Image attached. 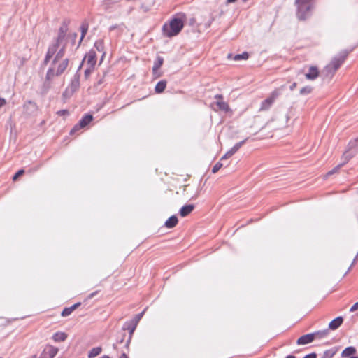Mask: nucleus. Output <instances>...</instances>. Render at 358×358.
I'll return each instance as SVG.
<instances>
[{
	"instance_id": "nucleus-1",
	"label": "nucleus",
	"mask_w": 358,
	"mask_h": 358,
	"mask_svg": "<svg viewBox=\"0 0 358 358\" xmlns=\"http://www.w3.org/2000/svg\"><path fill=\"white\" fill-rule=\"evenodd\" d=\"M64 51L65 45H63L53 55L55 56L54 59L52 62L50 67L47 71V80H50L55 76H59L62 75L67 69L69 60L68 58H63L64 55Z\"/></svg>"
},
{
	"instance_id": "nucleus-2",
	"label": "nucleus",
	"mask_w": 358,
	"mask_h": 358,
	"mask_svg": "<svg viewBox=\"0 0 358 358\" xmlns=\"http://www.w3.org/2000/svg\"><path fill=\"white\" fill-rule=\"evenodd\" d=\"M66 31V26H62L59 28L57 38L52 42V44L50 45L48 49V52L44 59L45 64H47L50 62V59L53 57V55L56 53L59 48H61L63 45L66 46V44L64 43V38Z\"/></svg>"
},
{
	"instance_id": "nucleus-3",
	"label": "nucleus",
	"mask_w": 358,
	"mask_h": 358,
	"mask_svg": "<svg viewBox=\"0 0 358 358\" xmlns=\"http://www.w3.org/2000/svg\"><path fill=\"white\" fill-rule=\"evenodd\" d=\"M314 0H295L297 7L296 16L299 20H305L311 15Z\"/></svg>"
},
{
	"instance_id": "nucleus-4",
	"label": "nucleus",
	"mask_w": 358,
	"mask_h": 358,
	"mask_svg": "<svg viewBox=\"0 0 358 358\" xmlns=\"http://www.w3.org/2000/svg\"><path fill=\"white\" fill-rule=\"evenodd\" d=\"M183 26V22L180 19L174 18L170 21L169 24H165L162 30L166 36L172 37L178 35Z\"/></svg>"
},
{
	"instance_id": "nucleus-5",
	"label": "nucleus",
	"mask_w": 358,
	"mask_h": 358,
	"mask_svg": "<svg viewBox=\"0 0 358 358\" xmlns=\"http://www.w3.org/2000/svg\"><path fill=\"white\" fill-rule=\"evenodd\" d=\"M348 55L346 50L341 52L338 55L334 57L331 62L326 66L324 71L327 76H333L335 71L341 66Z\"/></svg>"
},
{
	"instance_id": "nucleus-6",
	"label": "nucleus",
	"mask_w": 358,
	"mask_h": 358,
	"mask_svg": "<svg viewBox=\"0 0 358 358\" xmlns=\"http://www.w3.org/2000/svg\"><path fill=\"white\" fill-rule=\"evenodd\" d=\"M283 88V87H281L280 88H277L275 90H273L270 96L266 99L264 101H263L261 103L260 106V110H268L273 102L275 101V99L280 95L281 90Z\"/></svg>"
},
{
	"instance_id": "nucleus-7",
	"label": "nucleus",
	"mask_w": 358,
	"mask_h": 358,
	"mask_svg": "<svg viewBox=\"0 0 358 358\" xmlns=\"http://www.w3.org/2000/svg\"><path fill=\"white\" fill-rule=\"evenodd\" d=\"M93 120V116L92 115H85L79 122L73 127V128L71 130L70 134H73L76 131L80 129L81 128H84L88 124H90Z\"/></svg>"
},
{
	"instance_id": "nucleus-8",
	"label": "nucleus",
	"mask_w": 358,
	"mask_h": 358,
	"mask_svg": "<svg viewBox=\"0 0 358 358\" xmlns=\"http://www.w3.org/2000/svg\"><path fill=\"white\" fill-rule=\"evenodd\" d=\"M83 62H86L87 66L94 67L96 63V54L95 51L91 50L89 52H87L83 60Z\"/></svg>"
},
{
	"instance_id": "nucleus-9",
	"label": "nucleus",
	"mask_w": 358,
	"mask_h": 358,
	"mask_svg": "<svg viewBox=\"0 0 358 358\" xmlns=\"http://www.w3.org/2000/svg\"><path fill=\"white\" fill-rule=\"evenodd\" d=\"M80 87V76L75 74L73 79L71 81L70 85L66 87L70 92L74 93Z\"/></svg>"
},
{
	"instance_id": "nucleus-10",
	"label": "nucleus",
	"mask_w": 358,
	"mask_h": 358,
	"mask_svg": "<svg viewBox=\"0 0 358 358\" xmlns=\"http://www.w3.org/2000/svg\"><path fill=\"white\" fill-rule=\"evenodd\" d=\"M315 339V334L313 333L312 334H308L306 335H303L298 338L296 343L298 345H306L308 343H310L313 342Z\"/></svg>"
},
{
	"instance_id": "nucleus-11",
	"label": "nucleus",
	"mask_w": 358,
	"mask_h": 358,
	"mask_svg": "<svg viewBox=\"0 0 358 358\" xmlns=\"http://www.w3.org/2000/svg\"><path fill=\"white\" fill-rule=\"evenodd\" d=\"M24 113L27 115H31L36 112L37 106L34 103L29 101L24 103Z\"/></svg>"
},
{
	"instance_id": "nucleus-12",
	"label": "nucleus",
	"mask_w": 358,
	"mask_h": 358,
	"mask_svg": "<svg viewBox=\"0 0 358 358\" xmlns=\"http://www.w3.org/2000/svg\"><path fill=\"white\" fill-rule=\"evenodd\" d=\"M319 76V71L317 67L315 66H310L309 68V71L308 73L305 74V76L306 79L314 80H315Z\"/></svg>"
},
{
	"instance_id": "nucleus-13",
	"label": "nucleus",
	"mask_w": 358,
	"mask_h": 358,
	"mask_svg": "<svg viewBox=\"0 0 358 358\" xmlns=\"http://www.w3.org/2000/svg\"><path fill=\"white\" fill-rule=\"evenodd\" d=\"M57 348L48 346L43 351V357L44 358H53L57 353Z\"/></svg>"
},
{
	"instance_id": "nucleus-14",
	"label": "nucleus",
	"mask_w": 358,
	"mask_h": 358,
	"mask_svg": "<svg viewBox=\"0 0 358 358\" xmlns=\"http://www.w3.org/2000/svg\"><path fill=\"white\" fill-rule=\"evenodd\" d=\"M194 206L193 204H188L183 206L180 210V215L181 217H186L192 213L194 210Z\"/></svg>"
},
{
	"instance_id": "nucleus-15",
	"label": "nucleus",
	"mask_w": 358,
	"mask_h": 358,
	"mask_svg": "<svg viewBox=\"0 0 358 358\" xmlns=\"http://www.w3.org/2000/svg\"><path fill=\"white\" fill-rule=\"evenodd\" d=\"M343 320L342 317H338L335 318L329 324V328L332 330L338 329L342 324Z\"/></svg>"
},
{
	"instance_id": "nucleus-16",
	"label": "nucleus",
	"mask_w": 358,
	"mask_h": 358,
	"mask_svg": "<svg viewBox=\"0 0 358 358\" xmlns=\"http://www.w3.org/2000/svg\"><path fill=\"white\" fill-rule=\"evenodd\" d=\"M357 352L356 348L352 346L348 347L345 348L343 352H341V357H353L355 353Z\"/></svg>"
},
{
	"instance_id": "nucleus-17",
	"label": "nucleus",
	"mask_w": 358,
	"mask_h": 358,
	"mask_svg": "<svg viewBox=\"0 0 358 358\" xmlns=\"http://www.w3.org/2000/svg\"><path fill=\"white\" fill-rule=\"evenodd\" d=\"M178 217L176 215L170 217L165 222L164 225L166 228L171 229L178 224Z\"/></svg>"
},
{
	"instance_id": "nucleus-18",
	"label": "nucleus",
	"mask_w": 358,
	"mask_h": 358,
	"mask_svg": "<svg viewBox=\"0 0 358 358\" xmlns=\"http://www.w3.org/2000/svg\"><path fill=\"white\" fill-rule=\"evenodd\" d=\"M216 106H217L218 109L220 110H222L225 113L231 112V109L229 108V106L227 103L223 101H217L215 103Z\"/></svg>"
},
{
	"instance_id": "nucleus-19",
	"label": "nucleus",
	"mask_w": 358,
	"mask_h": 358,
	"mask_svg": "<svg viewBox=\"0 0 358 358\" xmlns=\"http://www.w3.org/2000/svg\"><path fill=\"white\" fill-rule=\"evenodd\" d=\"M164 62V59L161 57H157L156 60L154 62V65L152 67L153 73L155 75L157 73V71L162 66Z\"/></svg>"
},
{
	"instance_id": "nucleus-20",
	"label": "nucleus",
	"mask_w": 358,
	"mask_h": 358,
	"mask_svg": "<svg viewBox=\"0 0 358 358\" xmlns=\"http://www.w3.org/2000/svg\"><path fill=\"white\" fill-rule=\"evenodd\" d=\"M248 138L242 141H240L238 143H237L236 144H235L229 151H228V155H233L234 154H235L239 149L246 142Z\"/></svg>"
},
{
	"instance_id": "nucleus-21",
	"label": "nucleus",
	"mask_w": 358,
	"mask_h": 358,
	"mask_svg": "<svg viewBox=\"0 0 358 358\" xmlns=\"http://www.w3.org/2000/svg\"><path fill=\"white\" fill-rule=\"evenodd\" d=\"M248 138L242 141H240L238 143H237L236 144H235L229 151H228V155H233L234 154H235L239 149L246 142Z\"/></svg>"
},
{
	"instance_id": "nucleus-22",
	"label": "nucleus",
	"mask_w": 358,
	"mask_h": 358,
	"mask_svg": "<svg viewBox=\"0 0 358 358\" xmlns=\"http://www.w3.org/2000/svg\"><path fill=\"white\" fill-rule=\"evenodd\" d=\"M137 325L133 323L131 321L126 322L124 326V329H127L129 331L130 337L134 334Z\"/></svg>"
},
{
	"instance_id": "nucleus-23",
	"label": "nucleus",
	"mask_w": 358,
	"mask_h": 358,
	"mask_svg": "<svg viewBox=\"0 0 358 358\" xmlns=\"http://www.w3.org/2000/svg\"><path fill=\"white\" fill-rule=\"evenodd\" d=\"M101 351H102V348L101 347L94 348L89 351L88 357L94 358V357L98 356L99 355H100Z\"/></svg>"
},
{
	"instance_id": "nucleus-24",
	"label": "nucleus",
	"mask_w": 358,
	"mask_h": 358,
	"mask_svg": "<svg viewBox=\"0 0 358 358\" xmlns=\"http://www.w3.org/2000/svg\"><path fill=\"white\" fill-rule=\"evenodd\" d=\"M66 338L67 335L64 332H57L53 335V339L57 342L64 341Z\"/></svg>"
},
{
	"instance_id": "nucleus-25",
	"label": "nucleus",
	"mask_w": 358,
	"mask_h": 358,
	"mask_svg": "<svg viewBox=\"0 0 358 358\" xmlns=\"http://www.w3.org/2000/svg\"><path fill=\"white\" fill-rule=\"evenodd\" d=\"M166 86V82L165 80H161L158 82L155 86V92L157 93H162L164 92Z\"/></svg>"
},
{
	"instance_id": "nucleus-26",
	"label": "nucleus",
	"mask_w": 358,
	"mask_h": 358,
	"mask_svg": "<svg viewBox=\"0 0 358 358\" xmlns=\"http://www.w3.org/2000/svg\"><path fill=\"white\" fill-rule=\"evenodd\" d=\"M89 25L87 22H83L80 26V31H81V36H80V43H81V41L83 39L85 36L86 35L87 30H88Z\"/></svg>"
},
{
	"instance_id": "nucleus-27",
	"label": "nucleus",
	"mask_w": 358,
	"mask_h": 358,
	"mask_svg": "<svg viewBox=\"0 0 358 358\" xmlns=\"http://www.w3.org/2000/svg\"><path fill=\"white\" fill-rule=\"evenodd\" d=\"M249 57V55L247 52H244L241 54H238V55H236L234 57H233V59L235 60V61H239L241 59H244V60H246L248 59Z\"/></svg>"
},
{
	"instance_id": "nucleus-28",
	"label": "nucleus",
	"mask_w": 358,
	"mask_h": 358,
	"mask_svg": "<svg viewBox=\"0 0 358 358\" xmlns=\"http://www.w3.org/2000/svg\"><path fill=\"white\" fill-rule=\"evenodd\" d=\"M336 350H334V349L327 350L324 352L323 358H332L333 356L336 354Z\"/></svg>"
},
{
	"instance_id": "nucleus-29",
	"label": "nucleus",
	"mask_w": 358,
	"mask_h": 358,
	"mask_svg": "<svg viewBox=\"0 0 358 358\" xmlns=\"http://www.w3.org/2000/svg\"><path fill=\"white\" fill-rule=\"evenodd\" d=\"M329 333L328 329H325L323 331H319L313 333L315 334V338H323L325 337Z\"/></svg>"
},
{
	"instance_id": "nucleus-30",
	"label": "nucleus",
	"mask_w": 358,
	"mask_h": 358,
	"mask_svg": "<svg viewBox=\"0 0 358 358\" xmlns=\"http://www.w3.org/2000/svg\"><path fill=\"white\" fill-rule=\"evenodd\" d=\"M145 310H144L143 312H141V313L139 314H137L135 317L131 320V322L134 324H136V325H138L139 321L141 320L144 313H145Z\"/></svg>"
},
{
	"instance_id": "nucleus-31",
	"label": "nucleus",
	"mask_w": 358,
	"mask_h": 358,
	"mask_svg": "<svg viewBox=\"0 0 358 358\" xmlns=\"http://www.w3.org/2000/svg\"><path fill=\"white\" fill-rule=\"evenodd\" d=\"M311 91H312V87H310L309 86H306V87H304L301 89L300 94L302 95L308 94H310L311 92Z\"/></svg>"
},
{
	"instance_id": "nucleus-32",
	"label": "nucleus",
	"mask_w": 358,
	"mask_h": 358,
	"mask_svg": "<svg viewBox=\"0 0 358 358\" xmlns=\"http://www.w3.org/2000/svg\"><path fill=\"white\" fill-rule=\"evenodd\" d=\"M73 311V310H71V307L65 308L63 310V311L62 312L61 315L62 317H66V316H69V315H71Z\"/></svg>"
},
{
	"instance_id": "nucleus-33",
	"label": "nucleus",
	"mask_w": 358,
	"mask_h": 358,
	"mask_svg": "<svg viewBox=\"0 0 358 358\" xmlns=\"http://www.w3.org/2000/svg\"><path fill=\"white\" fill-rule=\"evenodd\" d=\"M94 67H91L90 66H87L86 69L85 70V78H88L92 72L94 71Z\"/></svg>"
},
{
	"instance_id": "nucleus-34",
	"label": "nucleus",
	"mask_w": 358,
	"mask_h": 358,
	"mask_svg": "<svg viewBox=\"0 0 358 358\" xmlns=\"http://www.w3.org/2000/svg\"><path fill=\"white\" fill-rule=\"evenodd\" d=\"M222 166L223 164L221 162L216 163L215 166L213 167L212 172L213 173H215L222 167Z\"/></svg>"
},
{
	"instance_id": "nucleus-35",
	"label": "nucleus",
	"mask_w": 358,
	"mask_h": 358,
	"mask_svg": "<svg viewBox=\"0 0 358 358\" xmlns=\"http://www.w3.org/2000/svg\"><path fill=\"white\" fill-rule=\"evenodd\" d=\"M73 92H70L67 88L65 90V91L63 92L62 94V96L64 97V99H69L72 95H73Z\"/></svg>"
},
{
	"instance_id": "nucleus-36",
	"label": "nucleus",
	"mask_w": 358,
	"mask_h": 358,
	"mask_svg": "<svg viewBox=\"0 0 358 358\" xmlns=\"http://www.w3.org/2000/svg\"><path fill=\"white\" fill-rule=\"evenodd\" d=\"M95 47L96 48L97 50L99 52H102L103 50V41H98L95 43Z\"/></svg>"
},
{
	"instance_id": "nucleus-37",
	"label": "nucleus",
	"mask_w": 358,
	"mask_h": 358,
	"mask_svg": "<svg viewBox=\"0 0 358 358\" xmlns=\"http://www.w3.org/2000/svg\"><path fill=\"white\" fill-rule=\"evenodd\" d=\"M342 166V164H338L336 167H335L334 169H333L331 171H329L327 173V176H331L332 174H334V173H336L341 167Z\"/></svg>"
},
{
	"instance_id": "nucleus-38",
	"label": "nucleus",
	"mask_w": 358,
	"mask_h": 358,
	"mask_svg": "<svg viewBox=\"0 0 358 358\" xmlns=\"http://www.w3.org/2000/svg\"><path fill=\"white\" fill-rule=\"evenodd\" d=\"M24 173L23 169L19 170L13 177V180H15L18 177L22 176Z\"/></svg>"
},
{
	"instance_id": "nucleus-39",
	"label": "nucleus",
	"mask_w": 358,
	"mask_h": 358,
	"mask_svg": "<svg viewBox=\"0 0 358 358\" xmlns=\"http://www.w3.org/2000/svg\"><path fill=\"white\" fill-rule=\"evenodd\" d=\"M343 159H344V162H343V163H342V164H342V166H343L344 164H345V163H346V162L350 159V158L351 157V156H350L349 154H348V153H344V154H343Z\"/></svg>"
},
{
	"instance_id": "nucleus-40",
	"label": "nucleus",
	"mask_w": 358,
	"mask_h": 358,
	"mask_svg": "<svg viewBox=\"0 0 358 358\" xmlns=\"http://www.w3.org/2000/svg\"><path fill=\"white\" fill-rule=\"evenodd\" d=\"M358 310V301L355 303L350 309V312H354L355 310Z\"/></svg>"
},
{
	"instance_id": "nucleus-41",
	"label": "nucleus",
	"mask_w": 358,
	"mask_h": 358,
	"mask_svg": "<svg viewBox=\"0 0 358 358\" xmlns=\"http://www.w3.org/2000/svg\"><path fill=\"white\" fill-rule=\"evenodd\" d=\"M303 358H317V355L315 352L306 355Z\"/></svg>"
},
{
	"instance_id": "nucleus-42",
	"label": "nucleus",
	"mask_w": 358,
	"mask_h": 358,
	"mask_svg": "<svg viewBox=\"0 0 358 358\" xmlns=\"http://www.w3.org/2000/svg\"><path fill=\"white\" fill-rule=\"evenodd\" d=\"M68 113H69V112L66 110H61L57 112V114L59 115H67Z\"/></svg>"
},
{
	"instance_id": "nucleus-43",
	"label": "nucleus",
	"mask_w": 358,
	"mask_h": 358,
	"mask_svg": "<svg viewBox=\"0 0 358 358\" xmlns=\"http://www.w3.org/2000/svg\"><path fill=\"white\" fill-rule=\"evenodd\" d=\"M80 306V303H77L71 306V310H75L78 307Z\"/></svg>"
},
{
	"instance_id": "nucleus-44",
	"label": "nucleus",
	"mask_w": 358,
	"mask_h": 358,
	"mask_svg": "<svg viewBox=\"0 0 358 358\" xmlns=\"http://www.w3.org/2000/svg\"><path fill=\"white\" fill-rule=\"evenodd\" d=\"M80 306V303H77L71 306V310H75L78 307Z\"/></svg>"
},
{
	"instance_id": "nucleus-45",
	"label": "nucleus",
	"mask_w": 358,
	"mask_h": 358,
	"mask_svg": "<svg viewBox=\"0 0 358 358\" xmlns=\"http://www.w3.org/2000/svg\"><path fill=\"white\" fill-rule=\"evenodd\" d=\"M215 98L217 100V101H222V99H223V96L222 94H216L215 96Z\"/></svg>"
},
{
	"instance_id": "nucleus-46",
	"label": "nucleus",
	"mask_w": 358,
	"mask_h": 358,
	"mask_svg": "<svg viewBox=\"0 0 358 358\" xmlns=\"http://www.w3.org/2000/svg\"><path fill=\"white\" fill-rule=\"evenodd\" d=\"M6 104V100L3 98H0V108Z\"/></svg>"
},
{
	"instance_id": "nucleus-47",
	"label": "nucleus",
	"mask_w": 358,
	"mask_h": 358,
	"mask_svg": "<svg viewBox=\"0 0 358 358\" xmlns=\"http://www.w3.org/2000/svg\"><path fill=\"white\" fill-rule=\"evenodd\" d=\"M231 157V155H228V152L221 158V160H223L224 159H227Z\"/></svg>"
},
{
	"instance_id": "nucleus-48",
	"label": "nucleus",
	"mask_w": 358,
	"mask_h": 358,
	"mask_svg": "<svg viewBox=\"0 0 358 358\" xmlns=\"http://www.w3.org/2000/svg\"><path fill=\"white\" fill-rule=\"evenodd\" d=\"M296 87V83H293L290 86V90H293Z\"/></svg>"
},
{
	"instance_id": "nucleus-49",
	"label": "nucleus",
	"mask_w": 358,
	"mask_h": 358,
	"mask_svg": "<svg viewBox=\"0 0 358 358\" xmlns=\"http://www.w3.org/2000/svg\"><path fill=\"white\" fill-rule=\"evenodd\" d=\"M120 358H128V357H127V355L125 353H122L120 355Z\"/></svg>"
},
{
	"instance_id": "nucleus-50",
	"label": "nucleus",
	"mask_w": 358,
	"mask_h": 358,
	"mask_svg": "<svg viewBox=\"0 0 358 358\" xmlns=\"http://www.w3.org/2000/svg\"><path fill=\"white\" fill-rule=\"evenodd\" d=\"M285 358H296V357L294 355H288Z\"/></svg>"
},
{
	"instance_id": "nucleus-51",
	"label": "nucleus",
	"mask_w": 358,
	"mask_h": 358,
	"mask_svg": "<svg viewBox=\"0 0 358 358\" xmlns=\"http://www.w3.org/2000/svg\"><path fill=\"white\" fill-rule=\"evenodd\" d=\"M117 27V25L112 26V27H110V30H113V29H116Z\"/></svg>"
},
{
	"instance_id": "nucleus-52",
	"label": "nucleus",
	"mask_w": 358,
	"mask_h": 358,
	"mask_svg": "<svg viewBox=\"0 0 358 358\" xmlns=\"http://www.w3.org/2000/svg\"><path fill=\"white\" fill-rule=\"evenodd\" d=\"M236 0H227V3H234L235 2Z\"/></svg>"
},
{
	"instance_id": "nucleus-53",
	"label": "nucleus",
	"mask_w": 358,
	"mask_h": 358,
	"mask_svg": "<svg viewBox=\"0 0 358 358\" xmlns=\"http://www.w3.org/2000/svg\"><path fill=\"white\" fill-rule=\"evenodd\" d=\"M76 36H77V34H76V33H74V34H73V38H76Z\"/></svg>"
},
{
	"instance_id": "nucleus-54",
	"label": "nucleus",
	"mask_w": 358,
	"mask_h": 358,
	"mask_svg": "<svg viewBox=\"0 0 358 358\" xmlns=\"http://www.w3.org/2000/svg\"><path fill=\"white\" fill-rule=\"evenodd\" d=\"M357 256L354 259L353 263L356 261Z\"/></svg>"
},
{
	"instance_id": "nucleus-55",
	"label": "nucleus",
	"mask_w": 358,
	"mask_h": 358,
	"mask_svg": "<svg viewBox=\"0 0 358 358\" xmlns=\"http://www.w3.org/2000/svg\"><path fill=\"white\" fill-rule=\"evenodd\" d=\"M350 358H358V357H350Z\"/></svg>"
},
{
	"instance_id": "nucleus-56",
	"label": "nucleus",
	"mask_w": 358,
	"mask_h": 358,
	"mask_svg": "<svg viewBox=\"0 0 358 358\" xmlns=\"http://www.w3.org/2000/svg\"><path fill=\"white\" fill-rule=\"evenodd\" d=\"M104 55H105V53L103 52V55H102V57H104ZM103 59V58H101V59Z\"/></svg>"
},
{
	"instance_id": "nucleus-57",
	"label": "nucleus",
	"mask_w": 358,
	"mask_h": 358,
	"mask_svg": "<svg viewBox=\"0 0 358 358\" xmlns=\"http://www.w3.org/2000/svg\"><path fill=\"white\" fill-rule=\"evenodd\" d=\"M43 358H44V357H43Z\"/></svg>"
}]
</instances>
